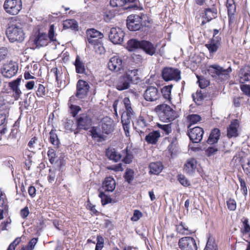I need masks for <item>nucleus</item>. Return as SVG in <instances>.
<instances>
[{
	"instance_id": "obj_28",
	"label": "nucleus",
	"mask_w": 250,
	"mask_h": 250,
	"mask_svg": "<svg viewBox=\"0 0 250 250\" xmlns=\"http://www.w3.org/2000/svg\"><path fill=\"white\" fill-rule=\"evenodd\" d=\"M106 155L110 160L115 162L120 161L122 157V155L118 153L114 148L107 149Z\"/></svg>"
},
{
	"instance_id": "obj_32",
	"label": "nucleus",
	"mask_w": 250,
	"mask_h": 250,
	"mask_svg": "<svg viewBox=\"0 0 250 250\" xmlns=\"http://www.w3.org/2000/svg\"><path fill=\"white\" fill-rule=\"evenodd\" d=\"M64 29H71L72 30H78V25L77 22L74 20H66L63 23Z\"/></svg>"
},
{
	"instance_id": "obj_58",
	"label": "nucleus",
	"mask_w": 250,
	"mask_h": 250,
	"mask_svg": "<svg viewBox=\"0 0 250 250\" xmlns=\"http://www.w3.org/2000/svg\"><path fill=\"white\" fill-rule=\"evenodd\" d=\"M142 216V213L140 210H135L133 212V216L131 218V220L132 221L136 222L138 221Z\"/></svg>"
},
{
	"instance_id": "obj_33",
	"label": "nucleus",
	"mask_w": 250,
	"mask_h": 250,
	"mask_svg": "<svg viewBox=\"0 0 250 250\" xmlns=\"http://www.w3.org/2000/svg\"><path fill=\"white\" fill-rule=\"evenodd\" d=\"M141 41L136 39H130L127 42V48L130 51H133L137 49H140Z\"/></svg>"
},
{
	"instance_id": "obj_54",
	"label": "nucleus",
	"mask_w": 250,
	"mask_h": 250,
	"mask_svg": "<svg viewBox=\"0 0 250 250\" xmlns=\"http://www.w3.org/2000/svg\"><path fill=\"white\" fill-rule=\"evenodd\" d=\"M37 95L40 97H43L45 95V87L41 84H39L38 88L36 92Z\"/></svg>"
},
{
	"instance_id": "obj_21",
	"label": "nucleus",
	"mask_w": 250,
	"mask_h": 250,
	"mask_svg": "<svg viewBox=\"0 0 250 250\" xmlns=\"http://www.w3.org/2000/svg\"><path fill=\"white\" fill-rule=\"evenodd\" d=\"M217 16V10L215 7L211 8H207L205 10L204 15L203 18L206 20L203 21L202 22V24H205L206 22H208L213 19H215Z\"/></svg>"
},
{
	"instance_id": "obj_35",
	"label": "nucleus",
	"mask_w": 250,
	"mask_h": 250,
	"mask_svg": "<svg viewBox=\"0 0 250 250\" xmlns=\"http://www.w3.org/2000/svg\"><path fill=\"white\" fill-rule=\"evenodd\" d=\"M86 36L87 38H103L104 37L101 32L93 28L87 30Z\"/></svg>"
},
{
	"instance_id": "obj_50",
	"label": "nucleus",
	"mask_w": 250,
	"mask_h": 250,
	"mask_svg": "<svg viewBox=\"0 0 250 250\" xmlns=\"http://www.w3.org/2000/svg\"><path fill=\"white\" fill-rule=\"evenodd\" d=\"M238 179L240 184L241 190L242 191L243 195L245 196H246L247 195L248 190L245 180L239 177H238Z\"/></svg>"
},
{
	"instance_id": "obj_48",
	"label": "nucleus",
	"mask_w": 250,
	"mask_h": 250,
	"mask_svg": "<svg viewBox=\"0 0 250 250\" xmlns=\"http://www.w3.org/2000/svg\"><path fill=\"white\" fill-rule=\"evenodd\" d=\"M48 37L50 41L56 42V39L55 38V29L54 24L50 25L48 31Z\"/></svg>"
},
{
	"instance_id": "obj_57",
	"label": "nucleus",
	"mask_w": 250,
	"mask_h": 250,
	"mask_svg": "<svg viewBox=\"0 0 250 250\" xmlns=\"http://www.w3.org/2000/svg\"><path fill=\"white\" fill-rule=\"evenodd\" d=\"M242 167L244 172L246 174L250 173V160L249 159L246 160L245 163L242 164Z\"/></svg>"
},
{
	"instance_id": "obj_22",
	"label": "nucleus",
	"mask_w": 250,
	"mask_h": 250,
	"mask_svg": "<svg viewBox=\"0 0 250 250\" xmlns=\"http://www.w3.org/2000/svg\"><path fill=\"white\" fill-rule=\"evenodd\" d=\"M143 137H145V140L147 144L155 145L160 137V133L159 131H153L146 135L145 134V136H142Z\"/></svg>"
},
{
	"instance_id": "obj_40",
	"label": "nucleus",
	"mask_w": 250,
	"mask_h": 250,
	"mask_svg": "<svg viewBox=\"0 0 250 250\" xmlns=\"http://www.w3.org/2000/svg\"><path fill=\"white\" fill-rule=\"evenodd\" d=\"M170 142V144L167 147V150L170 154L171 157H172L173 155L175 154L176 151V139L175 138H173L172 140H171Z\"/></svg>"
},
{
	"instance_id": "obj_53",
	"label": "nucleus",
	"mask_w": 250,
	"mask_h": 250,
	"mask_svg": "<svg viewBox=\"0 0 250 250\" xmlns=\"http://www.w3.org/2000/svg\"><path fill=\"white\" fill-rule=\"evenodd\" d=\"M192 98L195 103L200 102L204 99V96L201 91H197L195 94H193Z\"/></svg>"
},
{
	"instance_id": "obj_12",
	"label": "nucleus",
	"mask_w": 250,
	"mask_h": 250,
	"mask_svg": "<svg viewBox=\"0 0 250 250\" xmlns=\"http://www.w3.org/2000/svg\"><path fill=\"white\" fill-rule=\"evenodd\" d=\"M145 99L149 102H156L161 98V93L155 86H148L144 93Z\"/></svg>"
},
{
	"instance_id": "obj_45",
	"label": "nucleus",
	"mask_w": 250,
	"mask_h": 250,
	"mask_svg": "<svg viewBox=\"0 0 250 250\" xmlns=\"http://www.w3.org/2000/svg\"><path fill=\"white\" fill-rule=\"evenodd\" d=\"M99 196L101 199L102 204L103 206L111 202V198L110 197L106 195L103 191H101L100 192Z\"/></svg>"
},
{
	"instance_id": "obj_64",
	"label": "nucleus",
	"mask_w": 250,
	"mask_h": 250,
	"mask_svg": "<svg viewBox=\"0 0 250 250\" xmlns=\"http://www.w3.org/2000/svg\"><path fill=\"white\" fill-rule=\"evenodd\" d=\"M244 226L243 233H247L250 231V226L248 223V219H245L243 222Z\"/></svg>"
},
{
	"instance_id": "obj_38",
	"label": "nucleus",
	"mask_w": 250,
	"mask_h": 250,
	"mask_svg": "<svg viewBox=\"0 0 250 250\" xmlns=\"http://www.w3.org/2000/svg\"><path fill=\"white\" fill-rule=\"evenodd\" d=\"M172 88L171 85L165 86L161 89V94L163 95V97L168 100H171V91Z\"/></svg>"
},
{
	"instance_id": "obj_19",
	"label": "nucleus",
	"mask_w": 250,
	"mask_h": 250,
	"mask_svg": "<svg viewBox=\"0 0 250 250\" xmlns=\"http://www.w3.org/2000/svg\"><path fill=\"white\" fill-rule=\"evenodd\" d=\"M221 41V37L212 38L205 44V46L208 49L210 53H213L217 51Z\"/></svg>"
},
{
	"instance_id": "obj_51",
	"label": "nucleus",
	"mask_w": 250,
	"mask_h": 250,
	"mask_svg": "<svg viewBox=\"0 0 250 250\" xmlns=\"http://www.w3.org/2000/svg\"><path fill=\"white\" fill-rule=\"evenodd\" d=\"M69 108L70 110V113L73 117L76 116L79 112L81 110V108L79 106L74 104H70L69 105Z\"/></svg>"
},
{
	"instance_id": "obj_31",
	"label": "nucleus",
	"mask_w": 250,
	"mask_h": 250,
	"mask_svg": "<svg viewBox=\"0 0 250 250\" xmlns=\"http://www.w3.org/2000/svg\"><path fill=\"white\" fill-rule=\"evenodd\" d=\"M76 67V72L79 74H84L85 68L84 63L81 60L79 56H77L74 62Z\"/></svg>"
},
{
	"instance_id": "obj_55",
	"label": "nucleus",
	"mask_w": 250,
	"mask_h": 250,
	"mask_svg": "<svg viewBox=\"0 0 250 250\" xmlns=\"http://www.w3.org/2000/svg\"><path fill=\"white\" fill-rule=\"evenodd\" d=\"M95 51L99 54H104L105 52L104 48L101 42L94 46Z\"/></svg>"
},
{
	"instance_id": "obj_11",
	"label": "nucleus",
	"mask_w": 250,
	"mask_h": 250,
	"mask_svg": "<svg viewBox=\"0 0 250 250\" xmlns=\"http://www.w3.org/2000/svg\"><path fill=\"white\" fill-rule=\"evenodd\" d=\"M92 120L90 117L86 114H81L77 119V131L74 133L76 134L82 129L87 130L91 125Z\"/></svg>"
},
{
	"instance_id": "obj_36",
	"label": "nucleus",
	"mask_w": 250,
	"mask_h": 250,
	"mask_svg": "<svg viewBox=\"0 0 250 250\" xmlns=\"http://www.w3.org/2000/svg\"><path fill=\"white\" fill-rule=\"evenodd\" d=\"M171 125V123L167 124L157 123V126L162 131L163 134L168 135L172 131Z\"/></svg>"
},
{
	"instance_id": "obj_10",
	"label": "nucleus",
	"mask_w": 250,
	"mask_h": 250,
	"mask_svg": "<svg viewBox=\"0 0 250 250\" xmlns=\"http://www.w3.org/2000/svg\"><path fill=\"white\" fill-rule=\"evenodd\" d=\"M125 33L119 27H113L110 29L109 39L114 44H120L123 42Z\"/></svg>"
},
{
	"instance_id": "obj_2",
	"label": "nucleus",
	"mask_w": 250,
	"mask_h": 250,
	"mask_svg": "<svg viewBox=\"0 0 250 250\" xmlns=\"http://www.w3.org/2000/svg\"><path fill=\"white\" fill-rule=\"evenodd\" d=\"M154 111L157 113L160 120L164 122H171L176 118V112L167 104L157 105Z\"/></svg>"
},
{
	"instance_id": "obj_44",
	"label": "nucleus",
	"mask_w": 250,
	"mask_h": 250,
	"mask_svg": "<svg viewBox=\"0 0 250 250\" xmlns=\"http://www.w3.org/2000/svg\"><path fill=\"white\" fill-rule=\"evenodd\" d=\"M112 122L110 120L107 123H103L102 125V128L105 134L110 133L113 130V126L112 125Z\"/></svg>"
},
{
	"instance_id": "obj_3",
	"label": "nucleus",
	"mask_w": 250,
	"mask_h": 250,
	"mask_svg": "<svg viewBox=\"0 0 250 250\" xmlns=\"http://www.w3.org/2000/svg\"><path fill=\"white\" fill-rule=\"evenodd\" d=\"M7 37L11 42H21L24 39V34L20 25L10 23L6 30Z\"/></svg>"
},
{
	"instance_id": "obj_62",
	"label": "nucleus",
	"mask_w": 250,
	"mask_h": 250,
	"mask_svg": "<svg viewBox=\"0 0 250 250\" xmlns=\"http://www.w3.org/2000/svg\"><path fill=\"white\" fill-rule=\"evenodd\" d=\"M218 151L217 148L212 146L208 147L207 150H206V152L208 156H210L213 154H214Z\"/></svg>"
},
{
	"instance_id": "obj_39",
	"label": "nucleus",
	"mask_w": 250,
	"mask_h": 250,
	"mask_svg": "<svg viewBox=\"0 0 250 250\" xmlns=\"http://www.w3.org/2000/svg\"><path fill=\"white\" fill-rule=\"evenodd\" d=\"M204 250H218L217 245L213 237L209 236L208 237Z\"/></svg>"
},
{
	"instance_id": "obj_46",
	"label": "nucleus",
	"mask_w": 250,
	"mask_h": 250,
	"mask_svg": "<svg viewBox=\"0 0 250 250\" xmlns=\"http://www.w3.org/2000/svg\"><path fill=\"white\" fill-rule=\"evenodd\" d=\"M178 180L179 183L184 187H188L190 185V182L184 175H178Z\"/></svg>"
},
{
	"instance_id": "obj_59",
	"label": "nucleus",
	"mask_w": 250,
	"mask_h": 250,
	"mask_svg": "<svg viewBox=\"0 0 250 250\" xmlns=\"http://www.w3.org/2000/svg\"><path fill=\"white\" fill-rule=\"evenodd\" d=\"M240 89L242 91L248 96L250 97V85L248 84H241Z\"/></svg>"
},
{
	"instance_id": "obj_47",
	"label": "nucleus",
	"mask_w": 250,
	"mask_h": 250,
	"mask_svg": "<svg viewBox=\"0 0 250 250\" xmlns=\"http://www.w3.org/2000/svg\"><path fill=\"white\" fill-rule=\"evenodd\" d=\"M47 155L50 163L52 164H54L56 161V154L55 150L53 148H49L47 152Z\"/></svg>"
},
{
	"instance_id": "obj_34",
	"label": "nucleus",
	"mask_w": 250,
	"mask_h": 250,
	"mask_svg": "<svg viewBox=\"0 0 250 250\" xmlns=\"http://www.w3.org/2000/svg\"><path fill=\"white\" fill-rule=\"evenodd\" d=\"M226 6L228 9V16L230 20L236 11V6L233 0H227Z\"/></svg>"
},
{
	"instance_id": "obj_23",
	"label": "nucleus",
	"mask_w": 250,
	"mask_h": 250,
	"mask_svg": "<svg viewBox=\"0 0 250 250\" xmlns=\"http://www.w3.org/2000/svg\"><path fill=\"white\" fill-rule=\"evenodd\" d=\"M49 38L46 34L39 32L34 40L37 46H44L47 45Z\"/></svg>"
},
{
	"instance_id": "obj_43",
	"label": "nucleus",
	"mask_w": 250,
	"mask_h": 250,
	"mask_svg": "<svg viewBox=\"0 0 250 250\" xmlns=\"http://www.w3.org/2000/svg\"><path fill=\"white\" fill-rule=\"evenodd\" d=\"M134 171L129 168H127L126 169L125 175H124V178L125 180V181L128 183H130L134 179Z\"/></svg>"
},
{
	"instance_id": "obj_7",
	"label": "nucleus",
	"mask_w": 250,
	"mask_h": 250,
	"mask_svg": "<svg viewBox=\"0 0 250 250\" xmlns=\"http://www.w3.org/2000/svg\"><path fill=\"white\" fill-rule=\"evenodd\" d=\"M178 245L181 250H197L195 240L190 236L180 238L179 240Z\"/></svg>"
},
{
	"instance_id": "obj_20",
	"label": "nucleus",
	"mask_w": 250,
	"mask_h": 250,
	"mask_svg": "<svg viewBox=\"0 0 250 250\" xmlns=\"http://www.w3.org/2000/svg\"><path fill=\"white\" fill-rule=\"evenodd\" d=\"M140 49L144 50L146 54L152 56L156 52V48L151 42L145 40L141 41Z\"/></svg>"
},
{
	"instance_id": "obj_14",
	"label": "nucleus",
	"mask_w": 250,
	"mask_h": 250,
	"mask_svg": "<svg viewBox=\"0 0 250 250\" xmlns=\"http://www.w3.org/2000/svg\"><path fill=\"white\" fill-rule=\"evenodd\" d=\"M90 86L88 83L83 80H79L77 83L76 96L79 99H83L87 96Z\"/></svg>"
},
{
	"instance_id": "obj_56",
	"label": "nucleus",
	"mask_w": 250,
	"mask_h": 250,
	"mask_svg": "<svg viewBox=\"0 0 250 250\" xmlns=\"http://www.w3.org/2000/svg\"><path fill=\"white\" fill-rule=\"evenodd\" d=\"M227 205L228 208L230 210H235L236 208V203L235 200L229 199L227 201Z\"/></svg>"
},
{
	"instance_id": "obj_25",
	"label": "nucleus",
	"mask_w": 250,
	"mask_h": 250,
	"mask_svg": "<svg viewBox=\"0 0 250 250\" xmlns=\"http://www.w3.org/2000/svg\"><path fill=\"white\" fill-rule=\"evenodd\" d=\"M115 186V180L113 178L109 177L105 179L103 183L102 188L105 191L112 192L114 190Z\"/></svg>"
},
{
	"instance_id": "obj_60",
	"label": "nucleus",
	"mask_w": 250,
	"mask_h": 250,
	"mask_svg": "<svg viewBox=\"0 0 250 250\" xmlns=\"http://www.w3.org/2000/svg\"><path fill=\"white\" fill-rule=\"evenodd\" d=\"M131 116L127 114H122L121 117V122L122 124H130Z\"/></svg>"
},
{
	"instance_id": "obj_27",
	"label": "nucleus",
	"mask_w": 250,
	"mask_h": 250,
	"mask_svg": "<svg viewBox=\"0 0 250 250\" xmlns=\"http://www.w3.org/2000/svg\"><path fill=\"white\" fill-rule=\"evenodd\" d=\"M164 168L162 163L160 162L151 163L149 165V173L154 175H158Z\"/></svg>"
},
{
	"instance_id": "obj_13",
	"label": "nucleus",
	"mask_w": 250,
	"mask_h": 250,
	"mask_svg": "<svg viewBox=\"0 0 250 250\" xmlns=\"http://www.w3.org/2000/svg\"><path fill=\"white\" fill-rule=\"evenodd\" d=\"M204 132L202 128L196 126L188 128V135L193 143H199L202 140Z\"/></svg>"
},
{
	"instance_id": "obj_52",
	"label": "nucleus",
	"mask_w": 250,
	"mask_h": 250,
	"mask_svg": "<svg viewBox=\"0 0 250 250\" xmlns=\"http://www.w3.org/2000/svg\"><path fill=\"white\" fill-rule=\"evenodd\" d=\"M8 50L6 47H0V61L4 60L8 56Z\"/></svg>"
},
{
	"instance_id": "obj_26",
	"label": "nucleus",
	"mask_w": 250,
	"mask_h": 250,
	"mask_svg": "<svg viewBox=\"0 0 250 250\" xmlns=\"http://www.w3.org/2000/svg\"><path fill=\"white\" fill-rule=\"evenodd\" d=\"M238 77L240 83H244L246 82L250 83V70L248 68L240 69Z\"/></svg>"
},
{
	"instance_id": "obj_15",
	"label": "nucleus",
	"mask_w": 250,
	"mask_h": 250,
	"mask_svg": "<svg viewBox=\"0 0 250 250\" xmlns=\"http://www.w3.org/2000/svg\"><path fill=\"white\" fill-rule=\"evenodd\" d=\"M18 70L17 63L11 62L3 65L1 72L4 77L10 78L16 74Z\"/></svg>"
},
{
	"instance_id": "obj_17",
	"label": "nucleus",
	"mask_w": 250,
	"mask_h": 250,
	"mask_svg": "<svg viewBox=\"0 0 250 250\" xmlns=\"http://www.w3.org/2000/svg\"><path fill=\"white\" fill-rule=\"evenodd\" d=\"M148 125V123L145 118L142 116H140L134 125L135 129L139 133L141 138H142V136H145V130H146V128Z\"/></svg>"
},
{
	"instance_id": "obj_41",
	"label": "nucleus",
	"mask_w": 250,
	"mask_h": 250,
	"mask_svg": "<svg viewBox=\"0 0 250 250\" xmlns=\"http://www.w3.org/2000/svg\"><path fill=\"white\" fill-rule=\"evenodd\" d=\"M55 131L56 130H51L50 132V141L53 145L58 146L60 144V141L57 135L55 132Z\"/></svg>"
},
{
	"instance_id": "obj_30",
	"label": "nucleus",
	"mask_w": 250,
	"mask_h": 250,
	"mask_svg": "<svg viewBox=\"0 0 250 250\" xmlns=\"http://www.w3.org/2000/svg\"><path fill=\"white\" fill-rule=\"evenodd\" d=\"M220 136V130L218 128H214L209 135L208 140V143L209 144L216 143L219 139Z\"/></svg>"
},
{
	"instance_id": "obj_9",
	"label": "nucleus",
	"mask_w": 250,
	"mask_h": 250,
	"mask_svg": "<svg viewBox=\"0 0 250 250\" xmlns=\"http://www.w3.org/2000/svg\"><path fill=\"white\" fill-rule=\"evenodd\" d=\"M163 79L166 81L175 80L178 81L180 79V71L178 69L171 67H166L163 69L162 73Z\"/></svg>"
},
{
	"instance_id": "obj_6",
	"label": "nucleus",
	"mask_w": 250,
	"mask_h": 250,
	"mask_svg": "<svg viewBox=\"0 0 250 250\" xmlns=\"http://www.w3.org/2000/svg\"><path fill=\"white\" fill-rule=\"evenodd\" d=\"M138 0H110V4L113 7H121L126 6L125 9L141 10L142 7L138 4Z\"/></svg>"
},
{
	"instance_id": "obj_5",
	"label": "nucleus",
	"mask_w": 250,
	"mask_h": 250,
	"mask_svg": "<svg viewBox=\"0 0 250 250\" xmlns=\"http://www.w3.org/2000/svg\"><path fill=\"white\" fill-rule=\"evenodd\" d=\"M5 12L9 15H18L22 8L21 0H5L3 5Z\"/></svg>"
},
{
	"instance_id": "obj_8",
	"label": "nucleus",
	"mask_w": 250,
	"mask_h": 250,
	"mask_svg": "<svg viewBox=\"0 0 250 250\" xmlns=\"http://www.w3.org/2000/svg\"><path fill=\"white\" fill-rule=\"evenodd\" d=\"M126 26L130 31H137L142 26V19L138 15H131L127 17Z\"/></svg>"
},
{
	"instance_id": "obj_63",
	"label": "nucleus",
	"mask_w": 250,
	"mask_h": 250,
	"mask_svg": "<svg viewBox=\"0 0 250 250\" xmlns=\"http://www.w3.org/2000/svg\"><path fill=\"white\" fill-rule=\"evenodd\" d=\"M29 214V210L27 207H25L22 208L20 211V214L21 217L23 219H25L28 216Z\"/></svg>"
},
{
	"instance_id": "obj_49",
	"label": "nucleus",
	"mask_w": 250,
	"mask_h": 250,
	"mask_svg": "<svg viewBox=\"0 0 250 250\" xmlns=\"http://www.w3.org/2000/svg\"><path fill=\"white\" fill-rule=\"evenodd\" d=\"M96 240L97 243L95 250H102L104 247V240L102 236L98 235L97 237Z\"/></svg>"
},
{
	"instance_id": "obj_18",
	"label": "nucleus",
	"mask_w": 250,
	"mask_h": 250,
	"mask_svg": "<svg viewBox=\"0 0 250 250\" xmlns=\"http://www.w3.org/2000/svg\"><path fill=\"white\" fill-rule=\"evenodd\" d=\"M239 126V121L237 119L233 120L227 128V136L230 138L238 136V128Z\"/></svg>"
},
{
	"instance_id": "obj_61",
	"label": "nucleus",
	"mask_w": 250,
	"mask_h": 250,
	"mask_svg": "<svg viewBox=\"0 0 250 250\" xmlns=\"http://www.w3.org/2000/svg\"><path fill=\"white\" fill-rule=\"evenodd\" d=\"M115 16L114 12L106 11L104 14V20L106 22H108Z\"/></svg>"
},
{
	"instance_id": "obj_1",
	"label": "nucleus",
	"mask_w": 250,
	"mask_h": 250,
	"mask_svg": "<svg viewBox=\"0 0 250 250\" xmlns=\"http://www.w3.org/2000/svg\"><path fill=\"white\" fill-rule=\"evenodd\" d=\"M208 71L209 74L216 81L225 82L229 79L232 69L230 66L225 69L218 64H213L208 67Z\"/></svg>"
},
{
	"instance_id": "obj_4",
	"label": "nucleus",
	"mask_w": 250,
	"mask_h": 250,
	"mask_svg": "<svg viewBox=\"0 0 250 250\" xmlns=\"http://www.w3.org/2000/svg\"><path fill=\"white\" fill-rule=\"evenodd\" d=\"M138 69L128 70L124 75L119 78L116 83V88L119 90H123L129 88L130 83L133 81V78L138 73Z\"/></svg>"
},
{
	"instance_id": "obj_29",
	"label": "nucleus",
	"mask_w": 250,
	"mask_h": 250,
	"mask_svg": "<svg viewBox=\"0 0 250 250\" xmlns=\"http://www.w3.org/2000/svg\"><path fill=\"white\" fill-rule=\"evenodd\" d=\"M197 162L194 158H190L187 161L185 165V170L187 173L190 174L192 173L196 168Z\"/></svg>"
},
{
	"instance_id": "obj_42",
	"label": "nucleus",
	"mask_w": 250,
	"mask_h": 250,
	"mask_svg": "<svg viewBox=\"0 0 250 250\" xmlns=\"http://www.w3.org/2000/svg\"><path fill=\"white\" fill-rule=\"evenodd\" d=\"M201 119V117L197 114H191L188 116V120L189 122V125L188 126V128H189L192 125L197 123Z\"/></svg>"
},
{
	"instance_id": "obj_37",
	"label": "nucleus",
	"mask_w": 250,
	"mask_h": 250,
	"mask_svg": "<svg viewBox=\"0 0 250 250\" xmlns=\"http://www.w3.org/2000/svg\"><path fill=\"white\" fill-rule=\"evenodd\" d=\"M122 156H125L123 161L125 164H130L133 158V155L130 151H128L127 147L122 151Z\"/></svg>"
},
{
	"instance_id": "obj_16",
	"label": "nucleus",
	"mask_w": 250,
	"mask_h": 250,
	"mask_svg": "<svg viewBox=\"0 0 250 250\" xmlns=\"http://www.w3.org/2000/svg\"><path fill=\"white\" fill-rule=\"evenodd\" d=\"M108 67L111 71L121 73L124 70L122 60L118 56L112 57L108 62Z\"/></svg>"
},
{
	"instance_id": "obj_24",
	"label": "nucleus",
	"mask_w": 250,
	"mask_h": 250,
	"mask_svg": "<svg viewBox=\"0 0 250 250\" xmlns=\"http://www.w3.org/2000/svg\"><path fill=\"white\" fill-rule=\"evenodd\" d=\"M88 135L91 136L94 140L100 142L102 139H104V135L101 133L100 129L96 126L92 127L88 131Z\"/></svg>"
}]
</instances>
